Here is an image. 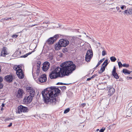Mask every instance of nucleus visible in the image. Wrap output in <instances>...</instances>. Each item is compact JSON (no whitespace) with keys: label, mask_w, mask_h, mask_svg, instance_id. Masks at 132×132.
Masks as SVG:
<instances>
[{"label":"nucleus","mask_w":132,"mask_h":132,"mask_svg":"<svg viewBox=\"0 0 132 132\" xmlns=\"http://www.w3.org/2000/svg\"><path fill=\"white\" fill-rule=\"evenodd\" d=\"M60 90L58 89L53 87H48L42 92L43 99L46 104L52 103L55 105L58 102L57 95H59Z\"/></svg>","instance_id":"2"},{"label":"nucleus","mask_w":132,"mask_h":132,"mask_svg":"<svg viewBox=\"0 0 132 132\" xmlns=\"http://www.w3.org/2000/svg\"><path fill=\"white\" fill-rule=\"evenodd\" d=\"M97 67H96L94 68V69H96Z\"/></svg>","instance_id":"54"},{"label":"nucleus","mask_w":132,"mask_h":132,"mask_svg":"<svg viewBox=\"0 0 132 132\" xmlns=\"http://www.w3.org/2000/svg\"><path fill=\"white\" fill-rule=\"evenodd\" d=\"M22 68L20 65H15L13 68V69L16 71V73L17 72V71H18Z\"/></svg>","instance_id":"19"},{"label":"nucleus","mask_w":132,"mask_h":132,"mask_svg":"<svg viewBox=\"0 0 132 132\" xmlns=\"http://www.w3.org/2000/svg\"><path fill=\"white\" fill-rule=\"evenodd\" d=\"M26 91L27 92L29 93V95L34 96L35 92L33 88L31 87H28L26 88Z\"/></svg>","instance_id":"9"},{"label":"nucleus","mask_w":132,"mask_h":132,"mask_svg":"<svg viewBox=\"0 0 132 132\" xmlns=\"http://www.w3.org/2000/svg\"><path fill=\"white\" fill-rule=\"evenodd\" d=\"M33 52V51H32L31 52H29L28 53H27L26 54H25L21 56V57H24V58L26 57H27L28 55L31 54L32 53V52Z\"/></svg>","instance_id":"21"},{"label":"nucleus","mask_w":132,"mask_h":132,"mask_svg":"<svg viewBox=\"0 0 132 132\" xmlns=\"http://www.w3.org/2000/svg\"><path fill=\"white\" fill-rule=\"evenodd\" d=\"M119 11H118L119 12H121V10H119Z\"/></svg>","instance_id":"52"},{"label":"nucleus","mask_w":132,"mask_h":132,"mask_svg":"<svg viewBox=\"0 0 132 132\" xmlns=\"http://www.w3.org/2000/svg\"><path fill=\"white\" fill-rule=\"evenodd\" d=\"M132 72L126 69H123L122 70V72L125 75L129 74Z\"/></svg>","instance_id":"20"},{"label":"nucleus","mask_w":132,"mask_h":132,"mask_svg":"<svg viewBox=\"0 0 132 132\" xmlns=\"http://www.w3.org/2000/svg\"><path fill=\"white\" fill-rule=\"evenodd\" d=\"M5 79L6 81L9 82H11L12 81L13 79V77L11 76H6L5 77Z\"/></svg>","instance_id":"17"},{"label":"nucleus","mask_w":132,"mask_h":132,"mask_svg":"<svg viewBox=\"0 0 132 132\" xmlns=\"http://www.w3.org/2000/svg\"><path fill=\"white\" fill-rule=\"evenodd\" d=\"M68 84L63 83V85H68Z\"/></svg>","instance_id":"49"},{"label":"nucleus","mask_w":132,"mask_h":132,"mask_svg":"<svg viewBox=\"0 0 132 132\" xmlns=\"http://www.w3.org/2000/svg\"><path fill=\"white\" fill-rule=\"evenodd\" d=\"M16 74L19 78L22 79L24 77L23 73L21 69L18 71H17Z\"/></svg>","instance_id":"12"},{"label":"nucleus","mask_w":132,"mask_h":132,"mask_svg":"<svg viewBox=\"0 0 132 132\" xmlns=\"http://www.w3.org/2000/svg\"><path fill=\"white\" fill-rule=\"evenodd\" d=\"M93 52L91 50H88L86 54L85 59L86 61L88 62L90 61L93 56Z\"/></svg>","instance_id":"4"},{"label":"nucleus","mask_w":132,"mask_h":132,"mask_svg":"<svg viewBox=\"0 0 132 132\" xmlns=\"http://www.w3.org/2000/svg\"><path fill=\"white\" fill-rule=\"evenodd\" d=\"M118 65L120 68L121 67H122V66H123V64L121 62H118Z\"/></svg>","instance_id":"29"},{"label":"nucleus","mask_w":132,"mask_h":132,"mask_svg":"<svg viewBox=\"0 0 132 132\" xmlns=\"http://www.w3.org/2000/svg\"><path fill=\"white\" fill-rule=\"evenodd\" d=\"M24 94L23 90L22 89H19L18 90L17 96L18 98L21 97Z\"/></svg>","instance_id":"15"},{"label":"nucleus","mask_w":132,"mask_h":132,"mask_svg":"<svg viewBox=\"0 0 132 132\" xmlns=\"http://www.w3.org/2000/svg\"><path fill=\"white\" fill-rule=\"evenodd\" d=\"M105 129V128H102L100 130V132H103Z\"/></svg>","instance_id":"32"},{"label":"nucleus","mask_w":132,"mask_h":132,"mask_svg":"<svg viewBox=\"0 0 132 132\" xmlns=\"http://www.w3.org/2000/svg\"><path fill=\"white\" fill-rule=\"evenodd\" d=\"M59 43L62 47H65L69 44V41L66 39H61L59 40Z\"/></svg>","instance_id":"7"},{"label":"nucleus","mask_w":132,"mask_h":132,"mask_svg":"<svg viewBox=\"0 0 132 132\" xmlns=\"http://www.w3.org/2000/svg\"><path fill=\"white\" fill-rule=\"evenodd\" d=\"M34 96L29 95L28 96H26L23 100V102L25 104H28L30 103L32 100V97Z\"/></svg>","instance_id":"6"},{"label":"nucleus","mask_w":132,"mask_h":132,"mask_svg":"<svg viewBox=\"0 0 132 132\" xmlns=\"http://www.w3.org/2000/svg\"><path fill=\"white\" fill-rule=\"evenodd\" d=\"M105 69L102 68L101 67L100 70L99 71L98 73L100 74H101L104 71Z\"/></svg>","instance_id":"23"},{"label":"nucleus","mask_w":132,"mask_h":132,"mask_svg":"<svg viewBox=\"0 0 132 132\" xmlns=\"http://www.w3.org/2000/svg\"><path fill=\"white\" fill-rule=\"evenodd\" d=\"M9 19H12L11 18H5L4 20H9Z\"/></svg>","instance_id":"36"},{"label":"nucleus","mask_w":132,"mask_h":132,"mask_svg":"<svg viewBox=\"0 0 132 132\" xmlns=\"http://www.w3.org/2000/svg\"><path fill=\"white\" fill-rule=\"evenodd\" d=\"M107 90L109 89L108 95L109 96H111L114 94L115 90L112 87L108 86L107 87Z\"/></svg>","instance_id":"11"},{"label":"nucleus","mask_w":132,"mask_h":132,"mask_svg":"<svg viewBox=\"0 0 132 132\" xmlns=\"http://www.w3.org/2000/svg\"><path fill=\"white\" fill-rule=\"evenodd\" d=\"M99 130V129H96V131H98Z\"/></svg>","instance_id":"51"},{"label":"nucleus","mask_w":132,"mask_h":132,"mask_svg":"<svg viewBox=\"0 0 132 132\" xmlns=\"http://www.w3.org/2000/svg\"><path fill=\"white\" fill-rule=\"evenodd\" d=\"M70 109L69 108H68L66 109L64 112V113H67L68 112L70 111Z\"/></svg>","instance_id":"27"},{"label":"nucleus","mask_w":132,"mask_h":132,"mask_svg":"<svg viewBox=\"0 0 132 132\" xmlns=\"http://www.w3.org/2000/svg\"><path fill=\"white\" fill-rule=\"evenodd\" d=\"M5 106V104H4V103H2V108H3V107H4Z\"/></svg>","instance_id":"44"},{"label":"nucleus","mask_w":132,"mask_h":132,"mask_svg":"<svg viewBox=\"0 0 132 132\" xmlns=\"http://www.w3.org/2000/svg\"><path fill=\"white\" fill-rule=\"evenodd\" d=\"M124 12L125 13L127 14H130L129 11L127 10H125L124 11Z\"/></svg>","instance_id":"33"},{"label":"nucleus","mask_w":132,"mask_h":132,"mask_svg":"<svg viewBox=\"0 0 132 132\" xmlns=\"http://www.w3.org/2000/svg\"><path fill=\"white\" fill-rule=\"evenodd\" d=\"M98 44H99V45H100V44H101L100 43H98Z\"/></svg>","instance_id":"53"},{"label":"nucleus","mask_w":132,"mask_h":132,"mask_svg":"<svg viewBox=\"0 0 132 132\" xmlns=\"http://www.w3.org/2000/svg\"><path fill=\"white\" fill-rule=\"evenodd\" d=\"M120 7L121 9L124 10L126 9V6L124 5H121L120 6Z\"/></svg>","instance_id":"28"},{"label":"nucleus","mask_w":132,"mask_h":132,"mask_svg":"<svg viewBox=\"0 0 132 132\" xmlns=\"http://www.w3.org/2000/svg\"><path fill=\"white\" fill-rule=\"evenodd\" d=\"M128 80L129 79H132V78H131V77H128Z\"/></svg>","instance_id":"47"},{"label":"nucleus","mask_w":132,"mask_h":132,"mask_svg":"<svg viewBox=\"0 0 132 132\" xmlns=\"http://www.w3.org/2000/svg\"><path fill=\"white\" fill-rule=\"evenodd\" d=\"M8 54V53L7 51V48L5 47H3L1 53V56H5L6 55H7Z\"/></svg>","instance_id":"13"},{"label":"nucleus","mask_w":132,"mask_h":132,"mask_svg":"<svg viewBox=\"0 0 132 132\" xmlns=\"http://www.w3.org/2000/svg\"><path fill=\"white\" fill-rule=\"evenodd\" d=\"M3 80V79L1 77H0V82H2Z\"/></svg>","instance_id":"43"},{"label":"nucleus","mask_w":132,"mask_h":132,"mask_svg":"<svg viewBox=\"0 0 132 132\" xmlns=\"http://www.w3.org/2000/svg\"><path fill=\"white\" fill-rule=\"evenodd\" d=\"M116 9L117 11H118L119 10H120V8L119 7H116Z\"/></svg>","instance_id":"42"},{"label":"nucleus","mask_w":132,"mask_h":132,"mask_svg":"<svg viewBox=\"0 0 132 132\" xmlns=\"http://www.w3.org/2000/svg\"><path fill=\"white\" fill-rule=\"evenodd\" d=\"M40 73V69H36V72L33 73L32 72V75L34 78H36L39 75Z\"/></svg>","instance_id":"16"},{"label":"nucleus","mask_w":132,"mask_h":132,"mask_svg":"<svg viewBox=\"0 0 132 132\" xmlns=\"http://www.w3.org/2000/svg\"><path fill=\"white\" fill-rule=\"evenodd\" d=\"M50 66L49 63L47 61L45 62L43 64L42 69L43 71H46L49 69Z\"/></svg>","instance_id":"8"},{"label":"nucleus","mask_w":132,"mask_h":132,"mask_svg":"<svg viewBox=\"0 0 132 132\" xmlns=\"http://www.w3.org/2000/svg\"><path fill=\"white\" fill-rule=\"evenodd\" d=\"M3 87V85L2 84H1L0 85V88H1Z\"/></svg>","instance_id":"45"},{"label":"nucleus","mask_w":132,"mask_h":132,"mask_svg":"<svg viewBox=\"0 0 132 132\" xmlns=\"http://www.w3.org/2000/svg\"><path fill=\"white\" fill-rule=\"evenodd\" d=\"M103 61V60H101L99 61L96 66V67H97L98 66V65Z\"/></svg>","instance_id":"26"},{"label":"nucleus","mask_w":132,"mask_h":132,"mask_svg":"<svg viewBox=\"0 0 132 132\" xmlns=\"http://www.w3.org/2000/svg\"><path fill=\"white\" fill-rule=\"evenodd\" d=\"M130 12H132V9H130Z\"/></svg>","instance_id":"48"},{"label":"nucleus","mask_w":132,"mask_h":132,"mask_svg":"<svg viewBox=\"0 0 132 132\" xmlns=\"http://www.w3.org/2000/svg\"><path fill=\"white\" fill-rule=\"evenodd\" d=\"M108 60H106L103 63V64L106 65H107L109 63L108 62Z\"/></svg>","instance_id":"25"},{"label":"nucleus","mask_w":132,"mask_h":132,"mask_svg":"<svg viewBox=\"0 0 132 132\" xmlns=\"http://www.w3.org/2000/svg\"><path fill=\"white\" fill-rule=\"evenodd\" d=\"M92 79V78H91V77H90V78H88L87 79V81H89V80H90L91 79Z\"/></svg>","instance_id":"40"},{"label":"nucleus","mask_w":132,"mask_h":132,"mask_svg":"<svg viewBox=\"0 0 132 132\" xmlns=\"http://www.w3.org/2000/svg\"><path fill=\"white\" fill-rule=\"evenodd\" d=\"M57 85H63V83H61V82H58L57 83Z\"/></svg>","instance_id":"38"},{"label":"nucleus","mask_w":132,"mask_h":132,"mask_svg":"<svg viewBox=\"0 0 132 132\" xmlns=\"http://www.w3.org/2000/svg\"><path fill=\"white\" fill-rule=\"evenodd\" d=\"M96 76V75H94L93 76L91 77V78H93L95 77Z\"/></svg>","instance_id":"41"},{"label":"nucleus","mask_w":132,"mask_h":132,"mask_svg":"<svg viewBox=\"0 0 132 132\" xmlns=\"http://www.w3.org/2000/svg\"><path fill=\"white\" fill-rule=\"evenodd\" d=\"M110 59L112 62H114L116 60V59L114 56H112L110 57Z\"/></svg>","instance_id":"22"},{"label":"nucleus","mask_w":132,"mask_h":132,"mask_svg":"<svg viewBox=\"0 0 132 132\" xmlns=\"http://www.w3.org/2000/svg\"><path fill=\"white\" fill-rule=\"evenodd\" d=\"M62 47L61 45L59 43V41L58 43H57L55 46V48L56 50H59L61 47Z\"/></svg>","instance_id":"18"},{"label":"nucleus","mask_w":132,"mask_h":132,"mask_svg":"<svg viewBox=\"0 0 132 132\" xmlns=\"http://www.w3.org/2000/svg\"><path fill=\"white\" fill-rule=\"evenodd\" d=\"M18 36V35H14L12 36V37L13 38H16Z\"/></svg>","instance_id":"34"},{"label":"nucleus","mask_w":132,"mask_h":132,"mask_svg":"<svg viewBox=\"0 0 132 132\" xmlns=\"http://www.w3.org/2000/svg\"><path fill=\"white\" fill-rule=\"evenodd\" d=\"M102 85H103H103H104V84H102Z\"/></svg>","instance_id":"55"},{"label":"nucleus","mask_w":132,"mask_h":132,"mask_svg":"<svg viewBox=\"0 0 132 132\" xmlns=\"http://www.w3.org/2000/svg\"><path fill=\"white\" fill-rule=\"evenodd\" d=\"M28 111L27 108L22 105H20L18 107V111L17 113L20 114L22 112H26Z\"/></svg>","instance_id":"3"},{"label":"nucleus","mask_w":132,"mask_h":132,"mask_svg":"<svg viewBox=\"0 0 132 132\" xmlns=\"http://www.w3.org/2000/svg\"><path fill=\"white\" fill-rule=\"evenodd\" d=\"M60 66L61 68L58 67L51 70L49 75V76L51 79L69 75L76 69V67L71 61L63 62L60 65Z\"/></svg>","instance_id":"1"},{"label":"nucleus","mask_w":132,"mask_h":132,"mask_svg":"<svg viewBox=\"0 0 132 132\" xmlns=\"http://www.w3.org/2000/svg\"><path fill=\"white\" fill-rule=\"evenodd\" d=\"M106 51L104 50L103 51H102V55L103 56H104L106 55Z\"/></svg>","instance_id":"30"},{"label":"nucleus","mask_w":132,"mask_h":132,"mask_svg":"<svg viewBox=\"0 0 132 132\" xmlns=\"http://www.w3.org/2000/svg\"><path fill=\"white\" fill-rule=\"evenodd\" d=\"M107 65H103V64H102V67H101L102 68H104V69H105V67H106V66Z\"/></svg>","instance_id":"35"},{"label":"nucleus","mask_w":132,"mask_h":132,"mask_svg":"<svg viewBox=\"0 0 132 132\" xmlns=\"http://www.w3.org/2000/svg\"><path fill=\"white\" fill-rule=\"evenodd\" d=\"M123 66L126 67H128L129 66V65L128 64L124 63L123 64Z\"/></svg>","instance_id":"31"},{"label":"nucleus","mask_w":132,"mask_h":132,"mask_svg":"<svg viewBox=\"0 0 132 132\" xmlns=\"http://www.w3.org/2000/svg\"><path fill=\"white\" fill-rule=\"evenodd\" d=\"M105 88L104 87H102V88H100V89H105Z\"/></svg>","instance_id":"46"},{"label":"nucleus","mask_w":132,"mask_h":132,"mask_svg":"<svg viewBox=\"0 0 132 132\" xmlns=\"http://www.w3.org/2000/svg\"><path fill=\"white\" fill-rule=\"evenodd\" d=\"M3 108H2H2H1V111H2L3 110Z\"/></svg>","instance_id":"50"},{"label":"nucleus","mask_w":132,"mask_h":132,"mask_svg":"<svg viewBox=\"0 0 132 132\" xmlns=\"http://www.w3.org/2000/svg\"><path fill=\"white\" fill-rule=\"evenodd\" d=\"M46 80V75L45 74L41 75L38 79L39 81L41 83L45 82Z\"/></svg>","instance_id":"10"},{"label":"nucleus","mask_w":132,"mask_h":132,"mask_svg":"<svg viewBox=\"0 0 132 132\" xmlns=\"http://www.w3.org/2000/svg\"><path fill=\"white\" fill-rule=\"evenodd\" d=\"M116 68L115 66H114L112 71V74L114 78L117 79L119 78V77L117 73L116 72Z\"/></svg>","instance_id":"14"},{"label":"nucleus","mask_w":132,"mask_h":132,"mask_svg":"<svg viewBox=\"0 0 132 132\" xmlns=\"http://www.w3.org/2000/svg\"><path fill=\"white\" fill-rule=\"evenodd\" d=\"M40 64L41 63L40 62L37 63V65L36 66V69H40Z\"/></svg>","instance_id":"24"},{"label":"nucleus","mask_w":132,"mask_h":132,"mask_svg":"<svg viewBox=\"0 0 132 132\" xmlns=\"http://www.w3.org/2000/svg\"><path fill=\"white\" fill-rule=\"evenodd\" d=\"M85 105L86 104L85 103H82L81 104V106L82 107V108L84 107Z\"/></svg>","instance_id":"37"},{"label":"nucleus","mask_w":132,"mask_h":132,"mask_svg":"<svg viewBox=\"0 0 132 132\" xmlns=\"http://www.w3.org/2000/svg\"><path fill=\"white\" fill-rule=\"evenodd\" d=\"M58 35H56L53 37H51L49 38L47 40V43L48 44H53L58 38Z\"/></svg>","instance_id":"5"},{"label":"nucleus","mask_w":132,"mask_h":132,"mask_svg":"<svg viewBox=\"0 0 132 132\" xmlns=\"http://www.w3.org/2000/svg\"><path fill=\"white\" fill-rule=\"evenodd\" d=\"M12 123H10L9 125L8 126V127H9L11 126H12Z\"/></svg>","instance_id":"39"}]
</instances>
